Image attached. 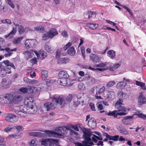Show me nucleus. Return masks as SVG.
I'll list each match as a JSON object with an SVG mask.
<instances>
[{
    "label": "nucleus",
    "instance_id": "nucleus-1",
    "mask_svg": "<svg viewBox=\"0 0 146 146\" xmlns=\"http://www.w3.org/2000/svg\"><path fill=\"white\" fill-rule=\"evenodd\" d=\"M72 96L69 95L66 97L61 98L54 96L53 97L52 102H47L44 104V107L47 111L54 109L57 105H64L70 102L72 99Z\"/></svg>",
    "mask_w": 146,
    "mask_h": 146
},
{
    "label": "nucleus",
    "instance_id": "nucleus-2",
    "mask_svg": "<svg viewBox=\"0 0 146 146\" xmlns=\"http://www.w3.org/2000/svg\"><path fill=\"white\" fill-rule=\"evenodd\" d=\"M122 103L116 102L115 106L117 109V111L114 110L112 112L110 111L108 113H106L108 116H113L114 117L116 118L118 115H125L126 113H125L126 111L127 108L121 105Z\"/></svg>",
    "mask_w": 146,
    "mask_h": 146
},
{
    "label": "nucleus",
    "instance_id": "nucleus-3",
    "mask_svg": "<svg viewBox=\"0 0 146 146\" xmlns=\"http://www.w3.org/2000/svg\"><path fill=\"white\" fill-rule=\"evenodd\" d=\"M84 135L83 136L84 139L86 141H82L83 144L77 142L75 143L76 146H92L94 145L92 142H90L91 139L90 137L92 134L88 130H86L83 132Z\"/></svg>",
    "mask_w": 146,
    "mask_h": 146
},
{
    "label": "nucleus",
    "instance_id": "nucleus-4",
    "mask_svg": "<svg viewBox=\"0 0 146 146\" xmlns=\"http://www.w3.org/2000/svg\"><path fill=\"white\" fill-rule=\"evenodd\" d=\"M44 132L49 137H54L59 138H61L62 135L65 133L63 129L62 126L56 128L55 132L48 130H45Z\"/></svg>",
    "mask_w": 146,
    "mask_h": 146
},
{
    "label": "nucleus",
    "instance_id": "nucleus-5",
    "mask_svg": "<svg viewBox=\"0 0 146 146\" xmlns=\"http://www.w3.org/2000/svg\"><path fill=\"white\" fill-rule=\"evenodd\" d=\"M117 95L119 98L117 102V103L118 102L122 103L123 100L125 99L128 98L129 96V92L127 91H123L121 90L118 92Z\"/></svg>",
    "mask_w": 146,
    "mask_h": 146
},
{
    "label": "nucleus",
    "instance_id": "nucleus-6",
    "mask_svg": "<svg viewBox=\"0 0 146 146\" xmlns=\"http://www.w3.org/2000/svg\"><path fill=\"white\" fill-rule=\"evenodd\" d=\"M26 103L25 104L27 106L28 108H30V110L33 112V114L35 113L37 111V109L35 106V102L32 100L31 101L29 100L27 101H26L25 102Z\"/></svg>",
    "mask_w": 146,
    "mask_h": 146
},
{
    "label": "nucleus",
    "instance_id": "nucleus-7",
    "mask_svg": "<svg viewBox=\"0 0 146 146\" xmlns=\"http://www.w3.org/2000/svg\"><path fill=\"white\" fill-rule=\"evenodd\" d=\"M59 78L57 80V83L59 84L62 81L64 82L65 80L68 78L69 76L67 72L65 71H61L58 74Z\"/></svg>",
    "mask_w": 146,
    "mask_h": 146
},
{
    "label": "nucleus",
    "instance_id": "nucleus-8",
    "mask_svg": "<svg viewBox=\"0 0 146 146\" xmlns=\"http://www.w3.org/2000/svg\"><path fill=\"white\" fill-rule=\"evenodd\" d=\"M18 117L15 115L10 113L7 115L5 116V119L8 122H15L18 120Z\"/></svg>",
    "mask_w": 146,
    "mask_h": 146
},
{
    "label": "nucleus",
    "instance_id": "nucleus-9",
    "mask_svg": "<svg viewBox=\"0 0 146 146\" xmlns=\"http://www.w3.org/2000/svg\"><path fill=\"white\" fill-rule=\"evenodd\" d=\"M103 95L105 97L108 98L110 100L113 99L115 97V93L112 91L105 92L103 94Z\"/></svg>",
    "mask_w": 146,
    "mask_h": 146
},
{
    "label": "nucleus",
    "instance_id": "nucleus-10",
    "mask_svg": "<svg viewBox=\"0 0 146 146\" xmlns=\"http://www.w3.org/2000/svg\"><path fill=\"white\" fill-rule=\"evenodd\" d=\"M34 52L37 57H38L39 56L40 59L41 60L45 58L47 56L46 53L42 50H40L38 53L36 51H34Z\"/></svg>",
    "mask_w": 146,
    "mask_h": 146
},
{
    "label": "nucleus",
    "instance_id": "nucleus-11",
    "mask_svg": "<svg viewBox=\"0 0 146 146\" xmlns=\"http://www.w3.org/2000/svg\"><path fill=\"white\" fill-rule=\"evenodd\" d=\"M13 96L11 94H6L4 95L3 98V100H5V103H12V102Z\"/></svg>",
    "mask_w": 146,
    "mask_h": 146
},
{
    "label": "nucleus",
    "instance_id": "nucleus-12",
    "mask_svg": "<svg viewBox=\"0 0 146 146\" xmlns=\"http://www.w3.org/2000/svg\"><path fill=\"white\" fill-rule=\"evenodd\" d=\"M93 89L96 90V95H98L101 94L104 91L105 87L104 86L101 87L100 86H97L96 88H93Z\"/></svg>",
    "mask_w": 146,
    "mask_h": 146
},
{
    "label": "nucleus",
    "instance_id": "nucleus-13",
    "mask_svg": "<svg viewBox=\"0 0 146 146\" xmlns=\"http://www.w3.org/2000/svg\"><path fill=\"white\" fill-rule=\"evenodd\" d=\"M19 110L26 113L33 114V112L30 111V108H29L28 109L27 106L25 105L21 106L20 107Z\"/></svg>",
    "mask_w": 146,
    "mask_h": 146
},
{
    "label": "nucleus",
    "instance_id": "nucleus-14",
    "mask_svg": "<svg viewBox=\"0 0 146 146\" xmlns=\"http://www.w3.org/2000/svg\"><path fill=\"white\" fill-rule=\"evenodd\" d=\"M138 102L140 105L145 103L146 102V98L143 96L142 92L139 93V96L138 99Z\"/></svg>",
    "mask_w": 146,
    "mask_h": 146
},
{
    "label": "nucleus",
    "instance_id": "nucleus-15",
    "mask_svg": "<svg viewBox=\"0 0 146 146\" xmlns=\"http://www.w3.org/2000/svg\"><path fill=\"white\" fill-rule=\"evenodd\" d=\"M90 59L93 62H97L100 60V58L94 54H91L90 55Z\"/></svg>",
    "mask_w": 146,
    "mask_h": 146
},
{
    "label": "nucleus",
    "instance_id": "nucleus-16",
    "mask_svg": "<svg viewBox=\"0 0 146 146\" xmlns=\"http://www.w3.org/2000/svg\"><path fill=\"white\" fill-rule=\"evenodd\" d=\"M29 135L30 136L36 137H43L44 134L38 132H32L29 133Z\"/></svg>",
    "mask_w": 146,
    "mask_h": 146
},
{
    "label": "nucleus",
    "instance_id": "nucleus-17",
    "mask_svg": "<svg viewBox=\"0 0 146 146\" xmlns=\"http://www.w3.org/2000/svg\"><path fill=\"white\" fill-rule=\"evenodd\" d=\"M34 51H33L32 50H31L30 51H26L25 52H24L23 54H24L25 57L27 59H28L31 58L33 56L34 54L33 52H34Z\"/></svg>",
    "mask_w": 146,
    "mask_h": 146
},
{
    "label": "nucleus",
    "instance_id": "nucleus-18",
    "mask_svg": "<svg viewBox=\"0 0 146 146\" xmlns=\"http://www.w3.org/2000/svg\"><path fill=\"white\" fill-rule=\"evenodd\" d=\"M88 125L90 127L92 128H95L96 125L95 119L94 118H92L90 119L88 121Z\"/></svg>",
    "mask_w": 146,
    "mask_h": 146
},
{
    "label": "nucleus",
    "instance_id": "nucleus-19",
    "mask_svg": "<svg viewBox=\"0 0 146 146\" xmlns=\"http://www.w3.org/2000/svg\"><path fill=\"white\" fill-rule=\"evenodd\" d=\"M48 33L50 38H52L55 35L58 34L56 30L55 29H50L49 30Z\"/></svg>",
    "mask_w": 146,
    "mask_h": 146
},
{
    "label": "nucleus",
    "instance_id": "nucleus-20",
    "mask_svg": "<svg viewBox=\"0 0 146 146\" xmlns=\"http://www.w3.org/2000/svg\"><path fill=\"white\" fill-rule=\"evenodd\" d=\"M105 134L106 137L109 140H113L114 141H117L118 140L119 138V136L118 135L111 136L109 135L107 133H105Z\"/></svg>",
    "mask_w": 146,
    "mask_h": 146
},
{
    "label": "nucleus",
    "instance_id": "nucleus-21",
    "mask_svg": "<svg viewBox=\"0 0 146 146\" xmlns=\"http://www.w3.org/2000/svg\"><path fill=\"white\" fill-rule=\"evenodd\" d=\"M59 84H60L61 85L63 86H66L67 85L71 86L72 85L73 83H71L70 80L68 78L66 80H65L64 82L62 81V82Z\"/></svg>",
    "mask_w": 146,
    "mask_h": 146
},
{
    "label": "nucleus",
    "instance_id": "nucleus-22",
    "mask_svg": "<svg viewBox=\"0 0 146 146\" xmlns=\"http://www.w3.org/2000/svg\"><path fill=\"white\" fill-rule=\"evenodd\" d=\"M41 79L42 80H46L48 75V72L45 70H43L41 72Z\"/></svg>",
    "mask_w": 146,
    "mask_h": 146
},
{
    "label": "nucleus",
    "instance_id": "nucleus-23",
    "mask_svg": "<svg viewBox=\"0 0 146 146\" xmlns=\"http://www.w3.org/2000/svg\"><path fill=\"white\" fill-rule=\"evenodd\" d=\"M45 50L47 52H51L53 51L50 45L48 42H46L44 44Z\"/></svg>",
    "mask_w": 146,
    "mask_h": 146
},
{
    "label": "nucleus",
    "instance_id": "nucleus-24",
    "mask_svg": "<svg viewBox=\"0 0 146 146\" xmlns=\"http://www.w3.org/2000/svg\"><path fill=\"white\" fill-rule=\"evenodd\" d=\"M21 100V98L20 96H16L13 97L12 102V103L18 104Z\"/></svg>",
    "mask_w": 146,
    "mask_h": 146
},
{
    "label": "nucleus",
    "instance_id": "nucleus-25",
    "mask_svg": "<svg viewBox=\"0 0 146 146\" xmlns=\"http://www.w3.org/2000/svg\"><path fill=\"white\" fill-rule=\"evenodd\" d=\"M69 61V59L67 58H61L58 59V64L66 63Z\"/></svg>",
    "mask_w": 146,
    "mask_h": 146
},
{
    "label": "nucleus",
    "instance_id": "nucleus-26",
    "mask_svg": "<svg viewBox=\"0 0 146 146\" xmlns=\"http://www.w3.org/2000/svg\"><path fill=\"white\" fill-rule=\"evenodd\" d=\"M0 75L3 76H4L7 73L5 70L4 66L1 65L0 66Z\"/></svg>",
    "mask_w": 146,
    "mask_h": 146
},
{
    "label": "nucleus",
    "instance_id": "nucleus-27",
    "mask_svg": "<svg viewBox=\"0 0 146 146\" xmlns=\"http://www.w3.org/2000/svg\"><path fill=\"white\" fill-rule=\"evenodd\" d=\"M2 85L5 88H6L8 87L9 83L7 81V79L4 78L2 80Z\"/></svg>",
    "mask_w": 146,
    "mask_h": 146
},
{
    "label": "nucleus",
    "instance_id": "nucleus-28",
    "mask_svg": "<svg viewBox=\"0 0 146 146\" xmlns=\"http://www.w3.org/2000/svg\"><path fill=\"white\" fill-rule=\"evenodd\" d=\"M68 54L71 56H73L75 53V50L73 47L70 48L67 51Z\"/></svg>",
    "mask_w": 146,
    "mask_h": 146
},
{
    "label": "nucleus",
    "instance_id": "nucleus-29",
    "mask_svg": "<svg viewBox=\"0 0 146 146\" xmlns=\"http://www.w3.org/2000/svg\"><path fill=\"white\" fill-rule=\"evenodd\" d=\"M3 63L7 66H10L14 69H15V66L13 63H10L8 60H6L3 61Z\"/></svg>",
    "mask_w": 146,
    "mask_h": 146
},
{
    "label": "nucleus",
    "instance_id": "nucleus-30",
    "mask_svg": "<svg viewBox=\"0 0 146 146\" xmlns=\"http://www.w3.org/2000/svg\"><path fill=\"white\" fill-rule=\"evenodd\" d=\"M87 25L90 28L94 30L96 29L98 27V24H92L90 23H87Z\"/></svg>",
    "mask_w": 146,
    "mask_h": 146
},
{
    "label": "nucleus",
    "instance_id": "nucleus-31",
    "mask_svg": "<svg viewBox=\"0 0 146 146\" xmlns=\"http://www.w3.org/2000/svg\"><path fill=\"white\" fill-rule=\"evenodd\" d=\"M107 54L109 55V56L111 59H113L115 55V52L112 50H109Z\"/></svg>",
    "mask_w": 146,
    "mask_h": 146
},
{
    "label": "nucleus",
    "instance_id": "nucleus-32",
    "mask_svg": "<svg viewBox=\"0 0 146 146\" xmlns=\"http://www.w3.org/2000/svg\"><path fill=\"white\" fill-rule=\"evenodd\" d=\"M18 31L19 34H21L25 32L23 27L22 25H17Z\"/></svg>",
    "mask_w": 146,
    "mask_h": 146
},
{
    "label": "nucleus",
    "instance_id": "nucleus-33",
    "mask_svg": "<svg viewBox=\"0 0 146 146\" xmlns=\"http://www.w3.org/2000/svg\"><path fill=\"white\" fill-rule=\"evenodd\" d=\"M56 82V80L54 79H48L46 82V85L48 86H50L52 84Z\"/></svg>",
    "mask_w": 146,
    "mask_h": 146
},
{
    "label": "nucleus",
    "instance_id": "nucleus-34",
    "mask_svg": "<svg viewBox=\"0 0 146 146\" xmlns=\"http://www.w3.org/2000/svg\"><path fill=\"white\" fill-rule=\"evenodd\" d=\"M120 66V64L119 63H116L114 64L112 66L110 67V70L112 71H113L114 70L118 68Z\"/></svg>",
    "mask_w": 146,
    "mask_h": 146
},
{
    "label": "nucleus",
    "instance_id": "nucleus-35",
    "mask_svg": "<svg viewBox=\"0 0 146 146\" xmlns=\"http://www.w3.org/2000/svg\"><path fill=\"white\" fill-rule=\"evenodd\" d=\"M23 38V37H19L15 39L13 41V44H18L20 43L21 41Z\"/></svg>",
    "mask_w": 146,
    "mask_h": 146
},
{
    "label": "nucleus",
    "instance_id": "nucleus-36",
    "mask_svg": "<svg viewBox=\"0 0 146 146\" xmlns=\"http://www.w3.org/2000/svg\"><path fill=\"white\" fill-rule=\"evenodd\" d=\"M17 32V30L16 28L14 27L13 28V30L7 36V37L10 36V37H12L14 35H15Z\"/></svg>",
    "mask_w": 146,
    "mask_h": 146
},
{
    "label": "nucleus",
    "instance_id": "nucleus-37",
    "mask_svg": "<svg viewBox=\"0 0 146 146\" xmlns=\"http://www.w3.org/2000/svg\"><path fill=\"white\" fill-rule=\"evenodd\" d=\"M126 83L124 81H122L117 83V87L118 88H119L123 86H125L126 85Z\"/></svg>",
    "mask_w": 146,
    "mask_h": 146
},
{
    "label": "nucleus",
    "instance_id": "nucleus-38",
    "mask_svg": "<svg viewBox=\"0 0 146 146\" xmlns=\"http://www.w3.org/2000/svg\"><path fill=\"white\" fill-rule=\"evenodd\" d=\"M42 38L43 39L45 40L47 39L48 38H50L48 32L44 33L42 36Z\"/></svg>",
    "mask_w": 146,
    "mask_h": 146
},
{
    "label": "nucleus",
    "instance_id": "nucleus-39",
    "mask_svg": "<svg viewBox=\"0 0 146 146\" xmlns=\"http://www.w3.org/2000/svg\"><path fill=\"white\" fill-rule=\"evenodd\" d=\"M66 54L65 53H62V54L61 51H60V50H58L56 52V57L57 58H58L60 57L61 55H62L63 56H64Z\"/></svg>",
    "mask_w": 146,
    "mask_h": 146
},
{
    "label": "nucleus",
    "instance_id": "nucleus-40",
    "mask_svg": "<svg viewBox=\"0 0 146 146\" xmlns=\"http://www.w3.org/2000/svg\"><path fill=\"white\" fill-rule=\"evenodd\" d=\"M115 81H110L107 84L106 87L108 88L112 87L115 84Z\"/></svg>",
    "mask_w": 146,
    "mask_h": 146
},
{
    "label": "nucleus",
    "instance_id": "nucleus-41",
    "mask_svg": "<svg viewBox=\"0 0 146 146\" xmlns=\"http://www.w3.org/2000/svg\"><path fill=\"white\" fill-rule=\"evenodd\" d=\"M30 43L31 45V47L35 46L37 43L35 39L31 40L29 39Z\"/></svg>",
    "mask_w": 146,
    "mask_h": 146
},
{
    "label": "nucleus",
    "instance_id": "nucleus-42",
    "mask_svg": "<svg viewBox=\"0 0 146 146\" xmlns=\"http://www.w3.org/2000/svg\"><path fill=\"white\" fill-rule=\"evenodd\" d=\"M7 4L9 5L13 9L15 8V5L11 0H7Z\"/></svg>",
    "mask_w": 146,
    "mask_h": 146
},
{
    "label": "nucleus",
    "instance_id": "nucleus-43",
    "mask_svg": "<svg viewBox=\"0 0 146 146\" xmlns=\"http://www.w3.org/2000/svg\"><path fill=\"white\" fill-rule=\"evenodd\" d=\"M25 45L27 48L31 47V45L30 43L29 39L27 40L25 43Z\"/></svg>",
    "mask_w": 146,
    "mask_h": 146
},
{
    "label": "nucleus",
    "instance_id": "nucleus-44",
    "mask_svg": "<svg viewBox=\"0 0 146 146\" xmlns=\"http://www.w3.org/2000/svg\"><path fill=\"white\" fill-rule=\"evenodd\" d=\"M83 96L82 94H78L77 96V98L78 100V101L79 102V103L80 102H82L83 101V99H82V98H83L82 96Z\"/></svg>",
    "mask_w": 146,
    "mask_h": 146
},
{
    "label": "nucleus",
    "instance_id": "nucleus-45",
    "mask_svg": "<svg viewBox=\"0 0 146 146\" xmlns=\"http://www.w3.org/2000/svg\"><path fill=\"white\" fill-rule=\"evenodd\" d=\"M0 50L1 51L6 50L7 52H9L10 51H16V48H15L14 49H13L10 50V48H7L5 49L1 48V47L0 49Z\"/></svg>",
    "mask_w": 146,
    "mask_h": 146
},
{
    "label": "nucleus",
    "instance_id": "nucleus-46",
    "mask_svg": "<svg viewBox=\"0 0 146 146\" xmlns=\"http://www.w3.org/2000/svg\"><path fill=\"white\" fill-rule=\"evenodd\" d=\"M107 64L106 62L104 63H102L99 64H96L95 66L98 67H104Z\"/></svg>",
    "mask_w": 146,
    "mask_h": 146
},
{
    "label": "nucleus",
    "instance_id": "nucleus-47",
    "mask_svg": "<svg viewBox=\"0 0 146 146\" xmlns=\"http://www.w3.org/2000/svg\"><path fill=\"white\" fill-rule=\"evenodd\" d=\"M17 114L22 117H25L26 116V113L23 112L22 111H20V110L17 113Z\"/></svg>",
    "mask_w": 146,
    "mask_h": 146
},
{
    "label": "nucleus",
    "instance_id": "nucleus-48",
    "mask_svg": "<svg viewBox=\"0 0 146 146\" xmlns=\"http://www.w3.org/2000/svg\"><path fill=\"white\" fill-rule=\"evenodd\" d=\"M29 144L31 146H35L37 145V141L34 140H32L29 143Z\"/></svg>",
    "mask_w": 146,
    "mask_h": 146
},
{
    "label": "nucleus",
    "instance_id": "nucleus-49",
    "mask_svg": "<svg viewBox=\"0 0 146 146\" xmlns=\"http://www.w3.org/2000/svg\"><path fill=\"white\" fill-rule=\"evenodd\" d=\"M13 24L16 26H17V25H22L23 24V22L21 20L19 21L17 23H16L15 22H13ZM17 28V27H16L15 28Z\"/></svg>",
    "mask_w": 146,
    "mask_h": 146
},
{
    "label": "nucleus",
    "instance_id": "nucleus-50",
    "mask_svg": "<svg viewBox=\"0 0 146 146\" xmlns=\"http://www.w3.org/2000/svg\"><path fill=\"white\" fill-rule=\"evenodd\" d=\"M6 9L5 6H1L0 5V12L1 13H4L5 12Z\"/></svg>",
    "mask_w": 146,
    "mask_h": 146
},
{
    "label": "nucleus",
    "instance_id": "nucleus-51",
    "mask_svg": "<svg viewBox=\"0 0 146 146\" xmlns=\"http://www.w3.org/2000/svg\"><path fill=\"white\" fill-rule=\"evenodd\" d=\"M1 22L3 23H7L8 24H10L11 23V21L9 19L3 20L1 21Z\"/></svg>",
    "mask_w": 146,
    "mask_h": 146
},
{
    "label": "nucleus",
    "instance_id": "nucleus-52",
    "mask_svg": "<svg viewBox=\"0 0 146 146\" xmlns=\"http://www.w3.org/2000/svg\"><path fill=\"white\" fill-rule=\"evenodd\" d=\"M93 135L94 137H92V139L93 140V141L95 143L97 142L98 141L97 140V139L98 140V139L99 138V137H98V136H96V135L94 134H93Z\"/></svg>",
    "mask_w": 146,
    "mask_h": 146
},
{
    "label": "nucleus",
    "instance_id": "nucleus-53",
    "mask_svg": "<svg viewBox=\"0 0 146 146\" xmlns=\"http://www.w3.org/2000/svg\"><path fill=\"white\" fill-rule=\"evenodd\" d=\"M10 137H12L13 138H18L21 137V136L18 134H14L11 135H9Z\"/></svg>",
    "mask_w": 146,
    "mask_h": 146
},
{
    "label": "nucleus",
    "instance_id": "nucleus-54",
    "mask_svg": "<svg viewBox=\"0 0 146 146\" xmlns=\"http://www.w3.org/2000/svg\"><path fill=\"white\" fill-rule=\"evenodd\" d=\"M97 108L98 109V110L100 111V113H102L104 112V111H101V110L103 109V107L102 104H99L97 106Z\"/></svg>",
    "mask_w": 146,
    "mask_h": 146
},
{
    "label": "nucleus",
    "instance_id": "nucleus-55",
    "mask_svg": "<svg viewBox=\"0 0 146 146\" xmlns=\"http://www.w3.org/2000/svg\"><path fill=\"white\" fill-rule=\"evenodd\" d=\"M136 84L137 85L140 86H143L145 85V84L139 81H136Z\"/></svg>",
    "mask_w": 146,
    "mask_h": 146
},
{
    "label": "nucleus",
    "instance_id": "nucleus-56",
    "mask_svg": "<svg viewBox=\"0 0 146 146\" xmlns=\"http://www.w3.org/2000/svg\"><path fill=\"white\" fill-rule=\"evenodd\" d=\"M20 90L21 92L24 94L26 93L27 92V88H22L20 89Z\"/></svg>",
    "mask_w": 146,
    "mask_h": 146
},
{
    "label": "nucleus",
    "instance_id": "nucleus-57",
    "mask_svg": "<svg viewBox=\"0 0 146 146\" xmlns=\"http://www.w3.org/2000/svg\"><path fill=\"white\" fill-rule=\"evenodd\" d=\"M49 141L46 140H43L41 142V144L44 146H48Z\"/></svg>",
    "mask_w": 146,
    "mask_h": 146
},
{
    "label": "nucleus",
    "instance_id": "nucleus-58",
    "mask_svg": "<svg viewBox=\"0 0 146 146\" xmlns=\"http://www.w3.org/2000/svg\"><path fill=\"white\" fill-rule=\"evenodd\" d=\"M14 127L17 129L18 131H22L24 129L23 127L21 126H15Z\"/></svg>",
    "mask_w": 146,
    "mask_h": 146
},
{
    "label": "nucleus",
    "instance_id": "nucleus-59",
    "mask_svg": "<svg viewBox=\"0 0 146 146\" xmlns=\"http://www.w3.org/2000/svg\"><path fill=\"white\" fill-rule=\"evenodd\" d=\"M70 127L77 131H78L79 130L78 127L77 125H71L70 126Z\"/></svg>",
    "mask_w": 146,
    "mask_h": 146
},
{
    "label": "nucleus",
    "instance_id": "nucleus-60",
    "mask_svg": "<svg viewBox=\"0 0 146 146\" xmlns=\"http://www.w3.org/2000/svg\"><path fill=\"white\" fill-rule=\"evenodd\" d=\"M138 117L140 118H141L144 119L146 118V115H144L142 113H139L138 114H137Z\"/></svg>",
    "mask_w": 146,
    "mask_h": 146
},
{
    "label": "nucleus",
    "instance_id": "nucleus-61",
    "mask_svg": "<svg viewBox=\"0 0 146 146\" xmlns=\"http://www.w3.org/2000/svg\"><path fill=\"white\" fill-rule=\"evenodd\" d=\"M72 43L70 42L68 43L64 47L63 49L64 50H65L68 48L69 47L72 45Z\"/></svg>",
    "mask_w": 146,
    "mask_h": 146
},
{
    "label": "nucleus",
    "instance_id": "nucleus-62",
    "mask_svg": "<svg viewBox=\"0 0 146 146\" xmlns=\"http://www.w3.org/2000/svg\"><path fill=\"white\" fill-rule=\"evenodd\" d=\"M23 80L26 83L31 84V80L29 79L27 77H24L23 78Z\"/></svg>",
    "mask_w": 146,
    "mask_h": 146
},
{
    "label": "nucleus",
    "instance_id": "nucleus-63",
    "mask_svg": "<svg viewBox=\"0 0 146 146\" xmlns=\"http://www.w3.org/2000/svg\"><path fill=\"white\" fill-rule=\"evenodd\" d=\"M30 62L32 63L33 64H34L36 63L37 62L36 58H35L33 59H31L30 60Z\"/></svg>",
    "mask_w": 146,
    "mask_h": 146
},
{
    "label": "nucleus",
    "instance_id": "nucleus-64",
    "mask_svg": "<svg viewBox=\"0 0 146 146\" xmlns=\"http://www.w3.org/2000/svg\"><path fill=\"white\" fill-rule=\"evenodd\" d=\"M90 106L91 109L93 111H95V106L94 104L92 103H90Z\"/></svg>",
    "mask_w": 146,
    "mask_h": 146
}]
</instances>
